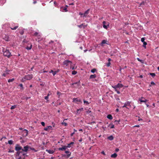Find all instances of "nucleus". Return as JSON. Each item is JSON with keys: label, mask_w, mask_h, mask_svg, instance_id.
I'll list each match as a JSON object with an SVG mask.
<instances>
[{"label": "nucleus", "mask_w": 159, "mask_h": 159, "mask_svg": "<svg viewBox=\"0 0 159 159\" xmlns=\"http://www.w3.org/2000/svg\"><path fill=\"white\" fill-rule=\"evenodd\" d=\"M41 124L42 125H43V126H45V124L44 122H41Z\"/></svg>", "instance_id": "53"}, {"label": "nucleus", "mask_w": 159, "mask_h": 159, "mask_svg": "<svg viewBox=\"0 0 159 159\" xmlns=\"http://www.w3.org/2000/svg\"><path fill=\"white\" fill-rule=\"evenodd\" d=\"M22 147L20 146L19 144H16L15 146V149L16 151H18L22 150Z\"/></svg>", "instance_id": "7"}, {"label": "nucleus", "mask_w": 159, "mask_h": 159, "mask_svg": "<svg viewBox=\"0 0 159 159\" xmlns=\"http://www.w3.org/2000/svg\"><path fill=\"white\" fill-rule=\"evenodd\" d=\"M10 71V70H8L7 69L6 70L5 72L6 73H8V72Z\"/></svg>", "instance_id": "60"}, {"label": "nucleus", "mask_w": 159, "mask_h": 159, "mask_svg": "<svg viewBox=\"0 0 159 159\" xmlns=\"http://www.w3.org/2000/svg\"><path fill=\"white\" fill-rule=\"evenodd\" d=\"M107 117L108 119L111 120L113 119L112 116L110 114L108 115L107 116Z\"/></svg>", "instance_id": "24"}, {"label": "nucleus", "mask_w": 159, "mask_h": 159, "mask_svg": "<svg viewBox=\"0 0 159 159\" xmlns=\"http://www.w3.org/2000/svg\"><path fill=\"white\" fill-rule=\"evenodd\" d=\"M13 141L11 140H9L8 141V143L9 144H12L13 143Z\"/></svg>", "instance_id": "33"}, {"label": "nucleus", "mask_w": 159, "mask_h": 159, "mask_svg": "<svg viewBox=\"0 0 159 159\" xmlns=\"http://www.w3.org/2000/svg\"><path fill=\"white\" fill-rule=\"evenodd\" d=\"M117 156V154L116 153H115L113 154H112L111 155V157L112 158H116Z\"/></svg>", "instance_id": "23"}, {"label": "nucleus", "mask_w": 159, "mask_h": 159, "mask_svg": "<svg viewBox=\"0 0 159 159\" xmlns=\"http://www.w3.org/2000/svg\"><path fill=\"white\" fill-rule=\"evenodd\" d=\"M14 80V78H12V79H9L8 80V82L9 83L12 82Z\"/></svg>", "instance_id": "34"}, {"label": "nucleus", "mask_w": 159, "mask_h": 159, "mask_svg": "<svg viewBox=\"0 0 159 159\" xmlns=\"http://www.w3.org/2000/svg\"><path fill=\"white\" fill-rule=\"evenodd\" d=\"M102 128L103 129V130H106L107 128H108L107 127H106V126H103L102 127Z\"/></svg>", "instance_id": "48"}, {"label": "nucleus", "mask_w": 159, "mask_h": 159, "mask_svg": "<svg viewBox=\"0 0 159 159\" xmlns=\"http://www.w3.org/2000/svg\"><path fill=\"white\" fill-rule=\"evenodd\" d=\"M16 105L12 106L11 107V110L14 109L16 107Z\"/></svg>", "instance_id": "35"}, {"label": "nucleus", "mask_w": 159, "mask_h": 159, "mask_svg": "<svg viewBox=\"0 0 159 159\" xmlns=\"http://www.w3.org/2000/svg\"><path fill=\"white\" fill-rule=\"evenodd\" d=\"M9 74L8 73H3L2 74V75L4 77H5L7 75H8Z\"/></svg>", "instance_id": "40"}, {"label": "nucleus", "mask_w": 159, "mask_h": 159, "mask_svg": "<svg viewBox=\"0 0 159 159\" xmlns=\"http://www.w3.org/2000/svg\"><path fill=\"white\" fill-rule=\"evenodd\" d=\"M130 103L131 102L129 101H126V102L125 103H124V104L123 106L122 107H125L126 108H127L129 109V108H128L127 106H131L130 105Z\"/></svg>", "instance_id": "6"}, {"label": "nucleus", "mask_w": 159, "mask_h": 159, "mask_svg": "<svg viewBox=\"0 0 159 159\" xmlns=\"http://www.w3.org/2000/svg\"><path fill=\"white\" fill-rule=\"evenodd\" d=\"M145 98L143 97H141V98L139 99V100L141 102H146L148 101L147 99H145Z\"/></svg>", "instance_id": "9"}, {"label": "nucleus", "mask_w": 159, "mask_h": 159, "mask_svg": "<svg viewBox=\"0 0 159 159\" xmlns=\"http://www.w3.org/2000/svg\"><path fill=\"white\" fill-rule=\"evenodd\" d=\"M115 89V90L116 92V93H117L118 94H120V92L119 91V90H118L117 89Z\"/></svg>", "instance_id": "45"}, {"label": "nucleus", "mask_w": 159, "mask_h": 159, "mask_svg": "<svg viewBox=\"0 0 159 159\" xmlns=\"http://www.w3.org/2000/svg\"><path fill=\"white\" fill-rule=\"evenodd\" d=\"M74 144V142H70V143H69V144H67V146H66L67 147V148H70V145H72V144Z\"/></svg>", "instance_id": "29"}, {"label": "nucleus", "mask_w": 159, "mask_h": 159, "mask_svg": "<svg viewBox=\"0 0 159 159\" xmlns=\"http://www.w3.org/2000/svg\"><path fill=\"white\" fill-rule=\"evenodd\" d=\"M33 78V75L32 74H29L25 76L21 79V81L22 82H24L26 80H29L32 79Z\"/></svg>", "instance_id": "1"}, {"label": "nucleus", "mask_w": 159, "mask_h": 159, "mask_svg": "<svg viewBox=\"0 0 159 159\" xmlns=\"http://www.w3.org/2000/svg\"><path fill=\"white\" fill-rule=\"evenodd\" d=\"M61 124L62 125H64L65 126H67V123H66V122H62L61 123Z\"/></svg>", "instance_id": "39"}, {"label": "nucleus", "mask_w": 159, "mask_h": 159, "mask_svg": "<svg viewBox=\"0 0 159 159\" xmlns=\"http://www.w3.org/2000/svg\"><path fill=\"white\" fill-rule=\"evenodd\" d=\"M22 153V152H19V151H17V152H16V156H19L20 153Z\"/></svg>", "instance_id": "42"}, {"label": "nucleus", "mask_w": 159, "mask_h": 159, "mask_svg": "<svg viewBox=\"0 0 159 159\" xmlns=\"http://www.w3.org/2000/svg\"><path fill=\"white\" fill-rule=\"evenodd\" d=\"M139 61L141 62L142 63H144V61L141 59Z\"/></svg>", "instance_id": "58"}, {"label": "nucleus", "mask_w": 159, "mask_h": 159, "mask_svg": "<svg viewBox=\"0 0 159 159\" xmlns=\"http://www.w3.org/2000/svg\"><path fill=\"white\" fill-rule=\"evenodd\" d=\"M39 33L37 32H35L33 36H37L39 38V39H40V35L38 34Z\"/></svg>", "instance_id": "18"}, {"label": "nucleus", "mask_w": 159, "mask_h": 159, "mask_svg": "<svg viewBox=\"0 0 159 159\" xmlns=\"http://www.w3.org/2000/svg\"><path fill=\"white\" fill-rule=\"evenodd\" d=\"M79 110H80V111H83V108H81L80 109H79Z\"/></svg>", "instance_id": "59"}, {"label": "nucleus", "mask_w": 159, "mask_h": 159, "mask_svg": "<svg viewBox=\"0 0 159 159\" xmlns=\"http://www.w3.org/2000/svg\"><path fill=\"white\" fill-rule=\"evenodd\" d=\"M84 104H86V105H88L89 104V103L88 102V101H86L85 100H84Z\"/></svg>", "instance_id": "37"}, {"label": "nucleus", "mask_w": 159, "mask_h": 159, "mask_svg": "<svg viewBox=\"0 0 159 159\" xmlns=\"http://www.w3.org/2000/svg\"><path fill=\"white\" fill-rule=\"evenodd\" d=\"M77 73V72L76 71H73L72 72V74L74 75L76 74Z\"/></svg>", "instance_id": "46"}, {"label": "nucleus", "mask_w": 159, "mask_h": 159, "mask_svg": "<svg viewBox=\"0 0 159 159\" xmlns=\"http://www.w3.org/2000/svg\"><path fill=\"white\" fill-rule=\"evenodd\" d=\"M51 94V93L49 92V93L48 94V95H47V96H48V97Z\"/></svg>", "instance_id": "61"}, {"label": "nucleus", "mask_w": 159, "mask_h": 159, "mask_svg": "<svg viewBox=\"0 0 159 159\" xmlns=\"http://www.w3.org/2000/svg\"><path fill=\"white\" fill-rule=\"evenodd\" d=\"M89 9H88L87 10L85 11L84 13H83V17H86L87 16V15L89 13Z\"/></svg>", "instance_id": "12"}, {"label": "nucleus", "mask_w": 159, "mask_h": 159, "mask_svg": "<svg viewBox=\"0 0 159 159\" xmlns=\"http://www.w3.org/2000/svg\"><path fill=\"white\" fill-rule=\"evenodd\" d=\"M67 148V147L66 146H62V148H58V150L60 151H64Z\"/></svg>", "instance_id": "15"}, {"label": "nucleus", "mask_w": 159, "mask_h": 159, "mask_svg": "<svg viewBox=\"0 0 159 159\" xmlns=\"http://www.w3.org/2000/svg\"><path fill=\"white\" fill-rule=\"evenodd\" d=\"M5 2V1L4 0H0V5H2Z\"/></svg>", "instance_id": "30"}, {"label": "nucleus", "mask_w": 159, "mask_h": 159, "mask_svg": "<svg viewBox=\"0 0 159 159\" xmlns=\"http://www.w3.org/2000/svg\"><path fill=\"white\" fill-rule=\"evenodd\" d=\"M120 121V120H116L115 121V122L116 123V124L118 125V124H119Z\"/></svg>", "instance_id": "43"}, {"label": "nucleus", "mask_w": 159, "mask_h": 159, "mask_svg": "<svg viewBox=\"0 0 159 159\" xmlns=\"http://www.w3.org/2000/svg\"><path fill=\"white\" fill-rule=\"evenodd\" d=\"M151 85H155V84L153 81H152L151 82Z\"/></svg>", "instance_id": "57"}, {"label": "nucleus", "mask_w": 159, "mask_h": 159, "mask_svg": "<svg viewBox=\"0 0 159 159\" xmlns=\"http://www.w3.org/2000/svg\"><path fill=\"white\" fill-rule=\"evenodd\" d=\"M48 98V97L47 96L45 97H44V99L46 100H47Z\"/></svg>", "instance_id": "55"}, {"label": "nucleus", "mask_w": 159, "mask_h": 159, "mask_svg": "<svg viewBox=\"0 0 159 159\" xmlns=\"http://www.w3.org/2000/svg\"><path fill=\"white\" fill-rule=\"evenodd\" d=\"M4 39L6 41H8L9 40L8 37H5Z\"/></svg>", "instance_id": "41"}, {"label": "nucleus", "mask_w": 159, "mask_h": 159, "mask_svg": "<svg viewBox=\"0 0 159 159\" xmlns=\"http://www.w3.org/2000/svg\"><path fill=\"white\" fill-rule=\"evenodd\" d=\"M23 136H26L27 135L28 132L27 130L24 129L23 131Z\"/></svg>", "instance_id": "10"}, {"label": "nucleus", "mask_w": 159, "mask_h": 159, "mask_svg": "<svg viewBox=\"0 0 159 159\" xmlns=\"http://www.w3.org/2000/svg\"><path fill=\"white\" fill-rule=\"evenodd\" d=\"M29 148V146H24V148L23 149H22V151L23 152H27L28 150V149Z\"/></svg>", "instance_id": "8"}, {"label": "nucleus", "mask_w": 159, "mask_h": 159, "mask_svg": "<svg viewBox=\"0 0 159 159\" xmlns=\"http://www.w3.org/2000/svg\"><path fill=\"white\" fill-rule=\"evenodd\" d=\"M29 148L31 150H33V151H34L35 152H37L38 151V150H35L34 148H31L30 147H29Z\"/></svg>", "instance_id": "32"}, {"label": "nucleus", "mask_w": 159, "mask_h": 159, "mask_svg": "<svg viewBox=\"0 0 159 159\" xmlns=\"http://www.w3.org/2000/svg\"><path fill=\"white\" fill-rule=\"evenodd\" d=\"M75 69V68L74 67L72 66L71 65H70V69L73 70Z\"/></svg>", "instance_id": "50"}, {"label": "nucleus", "mask_w": 159, "mask_h": 159, "mask_svg": "<svg viewBox=\"0 0 159 159\" xmlns=\"http://www.w3.org/2000/svg\"><path fill=\"white\" fill-rule=\"evenodd\" d=\"M72 62L69 60H65L63 62V64L66 66H68L69 64L71 65Z\"/></svg>", "instance_id": "4"}, {"label": "nucleus", "mask_w": 159, "mask_h": 159, "mask_svg": "<svg viewBox=\"0 0 159 159\" xmlns=\"http://www.w3.org/2000/svg\"><path fill=\"white\" fill-rule=\"evenodd\" d=\"M96 77V75L95 74L91 75L89 77L90 79H94Z\"/></svg>", "instance_id": "21"}, {"label": "nucleus", "mask_w": 159, "mask_h": 159, "mask_svg": "<svg viewBox=\"0 0 159 159\" xmlns=\"http://www.w3.org/2000/svg\"><path fill=\"white\" fill-rule=\"evenodd\" d=\"M32 47V44H30V46H27L26 47V48L27 50H30L31 49Z\"/></svg>", "instance_id": "28"}, {"label": "nucleus", "mask_w": 159, "mask_h": 159, "mask_svg": "<svg viewBox=\"0 0 159 159\" xmlns=\"http://www.w3.org/2000/svg\"><path fill=\"white\" fill-rule=\"evenodd\" d=\"M102 23L103 24V27L105 29H107L108 27L109 26V24H108L107 25H106V22L104 21Z\"/></svg>", "instance_id": "14"}, {"label": "nucleus", "mask_w": 159, "mask_h": 159, "mask_svg": "<svg viewBox=\"0 0 159 159\" xmlns=\"http://www.w3.org/2000/svg\"><path fill=\"white\" fill-rule=\"evenodd\" d=\"M18 27V25H17V26H15L14 27H11V29L12 30H16V29Z\"/></svg>", "instance_id": "27"}, {"label": "nucleus", "mask_w": 159, "mask_h": 159, "mask_svg": "<svg viewBox=\"0 0 159 159\" xmlns=\"http://www.w3.org/2000/svg\"><path fill=\"white\" fill-rule=\"evenodd\" d=\"M96 69L95 68H94V69H92L91 70V72L92 73H94L96 72Z\"/></svg>", "instance_id": "36"}, {"label": "nucleus", "mask_w": 159, "mask_h": 159, "mask_svg": "<svg viewBox=\"0 0 159 159\" xmlns=\"http://www.w3.org/2000/svg\"><path fill=\"white\" fill-rule=\"evenodd\" d=\"M123 87V85L120 83H118L117 84L114 86H112V87L114 89H117V88H121Z\"/></svg>", "instance_id": "3"}, {"label": "nucleus", "mask_w": 159, "mask_h": 159, "mask_svg": "<svg viewBox=\"0 0 159 159\" xmlns=\"http://www.w3.org/2000/svg\"><path fill=\"white\" fill-rule=\"evenodd\" d=\"M52 128L51 126H48L46 128H44V130L45 131H48V130H52Z\"/></svg>", "instance_id": "13"}, {"label": "nucleus", "mask_w": 159, "mask_h": 159, "mask_svg": "<svg viewBox=\"0 0 159 159\" xmlns=\"http://www.w3.org/2000/svg\"><path fill=\"white\" fill-rule=\"evenodd\" d=\"M110 65H111L110 62H108V63L107 64V67H109L110 66Z\"/></svg>", "instance_id": "51"}, {"label": "nucleus", "mask_w": 159, "mask_h": 159, "mask_svg": "<svg viewBox=\"0 0 159 159\" xmlns=\"http://www.w3.org/2000/svg\"><path fill=\"white\" fill-rule=\"evenodd\" d=\"M65 152L66 153L68 154L67 155V156L68 157H69L70 156L71 153L70 151H66Z\"/></svg>", "instance_id": "22"}, {"label": "nucleus", "mask_w": 159, "mask_h": 159, "mask_svg": "<svg viewBox=\"0 0 159 159\" xmlns=\"http://www.w3.org/2000/svg\"><path fill=\"white\" fill-rule=\"evenodd\" d=\"M14 152V150H11V149H9V151H8V152H10V153H13Z\"/></svg>", "instance_id": "44"}, {"label": "nucleus", "mask_w": 159, "mask_h": 159, "mask_svg": "<svg viewBox=\"0 0 159 159\" xmlns=\"http://www.w3.org/2000/svg\"><path fill=\"white\" fill-rule=\"evenodd\" d=\"M143 43V46L145 49L146 48V45H147V43L145 42H144Z\"/></svg>", "instance_id": "31"}, {"label": "nucleus", "mask_w": 159, "mask_h": 159, "mask_svg": "<svg viewBox=\"0 0 159 159\" xmlns=\"http://www.w3.org/2000/svg\"><path fill=\"white\" fill-rule=\"evenodd\" d=\"M3 55L5 57H7L9 58L11 55V53L8 50H6L5 51L3 50Z\"/></svg>", "instance_id": "2"}, {"label": "nucleus", "mask_w": 159, "mask_h": 159, "mask_svg": "<svg viewBox=\"0 0 159 159\" xmlns=\"http://www.w3.org/2000/svg\"><path fill=\"white\" fill-rule=\"evenodd\" d=\"M78 27L80 28H81L82 27H83L84 28L87 26L86 25H84V24H82L80 25H78Z\"/></svg>", "instance_id": "20"}, {"label": "nucleus", "mask_w": 159, "mask_h": 159, "mask_svg": "<svg viewBox=\"0 0 159 159\" xmlns=\"http://www.w3.org/2000/svg\"><path fill=\"white\" fill-rule=\"evenodd\" d=\"M73 102H79L82 103V102L80 99H78L77 98H73Z\"/></svg>", "instance_id": "11"}, {"label": "nucleus", "mask_w": 159, "mask_h": 159, "mask_svg": "<svg viewBox=\"0 0 159 159\" xmlns=\"http://www.w3.org/2000/svg\"><path fill=\"white\" fill-rule=\"evenodd\" d=\"M107 41L106 40H103L102 41L101 44H100V45L102 46H103V44H108L107 43Z\"/></svg>", "instance_id": "17"}, {"label": "nucleus", "mask_w": 159, "mask_h": 159, "mask_svg": "<svg viewBox=\"0 0 159 159\" xmlns=\"http://www.w3.org/2000/svg\"><path fill=\"white\" fill-rule=\"evenodd\" d=\"M150 74L153 78L155 76V74L154 73H150Z\"/></svg>", "instance_id": "38"}, {"label": "nucleus", "mask_w": 159, "mask_h": 159, "mask_svg": "<svg viewBox=\"0 0 159 159\" xmlns=\"http://www.w3.org/2000/svg\"><path fill=\"white\" fill-rule=\"evenodd\" d=\"M144 40H145L144 38H142L141 39V41L143 43V42H145Z\"/></svg>", "instance_id": "49"}, {"label": "nucleus", "mask_w": 159, "mask_h": 159, "mask_svg": "<svg viewBox=\"0 0 159 159\" xmlns=\"http://www.w3.org/2000/svg\"><path fill=\"white\" fill-rule=\"evenodd\" d=\"M109 127L110 129H113L114 128V125L112 123H110L108 125L107 128Z\"/></svg>", "instance_id": "16"}, {"label": "nucleus", "mask_w": 159, "mask_h": 159, "mask_svg": "<svg viewBox=\"0 0 159 159\" xmlns=\"http://www.w3.org/2000/svg\"><path fill=\"white\" fill-rule=\"evenodd\" d=\"M46 151L50 154H53L54 152V151L52 150H46Z\"/></svg>", "instance_id": "19"}, {"label": "nucleus", "mask_w": 159, "mask_h": 159, "mask_svg": "<svg viewBox=\"0 0 159 159\" xmlns=\"http://www.w3.org/2000/svg\"><path fill=\"white\" fill-rule=\"evenodd\" d=\"M19 86L21 88V89H23L24 88L23 87V84H20Z\"/></svg>", "instance_id": "47"}, {"label": "nucleus", "mask_w": 159, "mask_h": 159, "mask_svg": "<svg viewBox=\"0 0 159 159\" xmlns=\"http://www.w3.org/2000/svg\"><path fill=\"white\" fill-rule=\"evenodd\" d=\"M119 151V149L118 148H116L115 149V151L116 152H118Z\"/></svg>", "instance_id": "64"}, {"label": "nucleus", "mask_w": 159, "mask_h": 159, "mask_svg": "<svg viewBox=\"0 0 159 159\" xmlns=\"http://www.w3.org/2000/svg\"><path fill=\"white\" fill-rule=\"evenodd\" d=\"M80 111L79 109L77 110V114H80Z\"/></svg>", "instance_id": "52"}, {"label": "nucleus", "mask_w": 159, "mask_h": 159, "mask_svg": "<svg viewBox=\"0 0 159 159\" xmlns=\"http://www.w3.org/2000/svg\"><path fill=\"white\" fill-rule=\"evenodd\" d=\"M57 74L56 72L55 71H53L52 73V74L53 76H54Z\"/></svg>", "instance_id": "56"}, {"label": "nucleus", "mask_w": 159, "mask_h": 159, "mask_svg": "<svg viewBox=\"0 0 159 159\" xmlns=\"http://www.w3.org/2000/svg\"><path fill=\"white\" fill-rule=\"evenodd\" d=\"M24 29H22V28L21 29V30L19 31V33L21 35H23L24 33Z\"/></svg>", "instance_id": "26"}, {"label": "nucleus", "mask_w": 159, "mask_h": 159, "mask_svg": "<svg viewBox=\"0 0 159 159\" xmlns=\"http://www.w3.org/2000/svg\"><path fill=\"white\" fill-rule=\"evenodd\" d=\"M80 85V80H79L78 82H75L71 84V85L74 86L73 87L76 88L79 86Z\"/></svg>", "instance_id": "5"}, {"label": "nucleus", "mask_w": 159, "mask_h": 159, "mask_svg": "<svg viewBox=\"0 0 159 159\" xmlns=\"http://www.w3.org/2000/svg\"><path fill=\"white\" fill-rule=\"evenodd\" d=\"M64 10L66 12L67 11V8L66 7H65L64 9Z\"/></svg>", "instance_id": "63"}, {"label": "nucleus", "mask_w": 159, "mask_h": 159, "mask_svg": "<svg viewBox=\"0 0 159 159\" xmlns=\"http://www.w3.org/2000/svg\"><path fill=\"white\" fill-rule=\"evenodd\" d=\"M79 15L81 16L83 15V14L81 13V12H80L79 13Z\"/></svg>", "instance_id": "62"}, {"label": "nucleus", "mask_w": 159, "mask_h": 159, "mask_svg": "<svg viewBox=\"0 0 159 159\" xmlns=\"http://www.w3.org/2000/svg\"><path fill=\"white\" fill-rule=\"evenodd\" d=\"M144 3H145V2H141L140 4V5L141 6V5H144Z\"/></svg>", "instance_id": "54"}, {"label": "nucleus", "mask_w": 159, "mask_h": 159, "mask_svg": "<svg viewBox=\"0 0 159 159\" xmlns=\"http://www.w3.org/2000/svg\"><path fill=\"white\" fill-rule=\"evenodd\" d=\"M107 139L110 140H112L114 139V137L112 135H111L108 137Z\"/></svg>", "instance_id": "25"}]
</instances>
